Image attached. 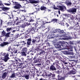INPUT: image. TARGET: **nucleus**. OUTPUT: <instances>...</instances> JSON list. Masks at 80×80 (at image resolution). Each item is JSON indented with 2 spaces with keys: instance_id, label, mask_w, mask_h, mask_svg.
Returning <instances> with one entry per match:
<instances>
[{
  "instance_id": "obj_1",
  "label": "nucleus",
  "mask_w": 80,
  "mask_h": 80,
  "mask_svg": "<svg viewBox=\"0 0 80 80\" xmlns=\"http://www.w3.org/2000/svg\"><path fill=\"white\" fill-rule=\"evenodd\" d=\"M50 4L51 5V7L53 8L54 10H59L62 12H64V11L66 10V7L64 6H57V7H56L55 6L53 5V3L51 2Z\"/></svg>"
},
{
  "instance_id": "obj_2",
  "label": "nucleus",
  "mask_w": 80,
  "mask_h": 80,
  "mask_svg": "<svg viewBox=\"0 0 80 80\" xmlns=\"http://www.w3.org/2000/svg\"><path fill=\"white\" fill-rule=\"evenodd\" d=\"M60 43H62V45H60ZM59 45H58L57 46L58 48H62V50L63 49H69L68 47H67L68 46V43L66 42H62L59 43ZM67 47V48H66Z\"/></svg>"
},
{
  "instance_id": "obj_3",
  "label": "nucleus",
  "mask_w": 80,
  "mask_h": 80,
  "mask_svg": "<svg viewBox=\"0 0 80 80\" xmlns=\"http://www.w3.org/2000/svg\"><path fill=\"white\" fill-rule=\"evenodd\" d=\"M13 5H14L15 6H14L13 7V8H14L15 9H20L21 7H22V6L20 4L18 3V2H13Z\"/></svg>"
},
{
  "instance_id": "obj_4",
  "label": "nucleus",
  "mask_w": 80,
  "mask_h": 80,
  "mask_svg": "<svg viewBox=\"0 0 80 80\" xmlns=\"http://www.w3.org/2000/svg\"><path fill=\"white\" fill-rule=\"evenodd\" d=\"M11 53H12V52H11V51H10L9 52H8V54L6 55V56L4 57V60L5 62H7V60H8L9 58L8 56L9 55L11 56V55H10Z\"/></svg>"
},
{
  "instance_id": "obj_5",
  "label": "nucleus",
  "mask_w": 80,
  "mask_h": 80,
  "mask_svg": "<svg viewBox=\"0 0 80 80\" xmlns=\"http://www.w3.org/2000/svg\"><path fill=\"white\" fill-rule=\"evenodd\" d=\"M67 11L68 12H69L70 13H74V12H77V9L75 8H72L71 9L67 10Z\"/></svg>"
},
{
  "instance_id": "obj_6",
  "label": "nucleus",
  "mask_w": 80,
  "mask_h": 80,
  "mask_svg": "<svg viewBox=\"0 0 80 80\" xmlns=\"http://www.w3.org/2000/svg\"><path fill=\"white\" fill-rule=\"evenodd\" d=\"M68 76V74H66L65 75V77H62L61 76H60V75H58V80H64V79L65 78V77H67Z\"/></svg>"
},
{
  "instance_id": "obj_7",
  "label": "nucleus",
  "mask_w": 80,
  "mask_h": 80,
  "mask_svg": "<svg viewBox=\"0 0 80 80\" xmlns=\"http://www.w3.org/2000/svg\"><path fill=\"white\" fill-rule=\"evenodd\" d=\"M56 69L55 68V67L53 66V65H52L50 66V71H54L56 70Z\"/></svg>"
},
{
  "instance_id": "obj_8",
  "label": "nucleus",
  "mask_w": 80,
  "mask_h": 80,
  "mask_svg": "<svg viewBox=\"0 0 80 80\" xmlns=\"http://www.w3.org/2000/svg\"><path fill=\"white\" fill-rule=\"evenodd\" d=\"M9 44L10 43H9L8 42H4L0 45V46L1 47H4V46L7 45H8V44Z\"/></svg>"
},
{
  "instance_id": "obj_9",
  "label": "nucleus",
  "mask_w": 80,
  "mask_h": 80,
  "mask_svg": "<svg viewBox=\"0 0 80 80\" xmlns=\"http://www.w3.org/2000/svg\"><path fill=\"white\" fill-rule=\"evenodd\" d=\"M51 77L52 78H54L55 77V74H52L51 73H50V74L48 75V79L49 78H51Z\"/></svg>"
},
{
  "instance_id": "obj_10",
  "label": "nucleus",
  "mask_w": 80,
  "mask_h": 80,
  "mask_svg": "<svg viewBox=\"0 0 80 80\" xmlns=\"http://www.w3.org/2000/svg\"><path fill=\"white\" fill-rule=\"evenodd\" d=\"M27 45H30L31 44V42H32V39L30 38L27 40Z\"/></svg>"
},
{
  "instance_id": "obj_11",
  "label": "nucleus",
  "mask_w": 80,
  "mask_h": 80,
  "mask_svg": "<svg viewBox=\"0 0 80 80\" xmlns=\"http://www.w3.org/2000/svg\"><path fill=\"white\" fill-rule=\"evenodd\" d=\"M7 73H8L6 72L3 73L2 76V79H4L6 78V77H7Z\"/></svg>"
},
{
  "instance_id": "obj_12",
  "label": "nucleus",
  "mask_w": 80,
  "mask_h": 80,
  "mask_svg": "<svg viewBox=\"0 0 80 80\" xmlns=\"http://www.w3.org/2000/svg\"><path fill=\"white\" fill-rule=\"evenodd\" d=\"M42 77H44V78H48V77L47 73L46 72H44L43 74L42 75Z\"/></svg>"
},
{
  "instance_id": "obj_13",
  "label": "nucleus",
  "mask_w": 80,
  "mask_h": 80,
  "mask_svg": "<svg viewBox=\"0 0 80 80\" xmlns=\"http://www.w3.org/2000/svg\"><path fill=\"white\" fill-rule=\"evenodd\" d=\"M29 2L31 3H37L38 2L35 0H29Z\"/></svg>"
},
{
  "instance_id": "obj_14",
  "label": "nucleus",
  "mask_w": 80,
  "mask_h": 80,
  "mask_svg": "<svg viewBox=\"0 0 80 80\" xmlns=\"http://www.w3.org/2000/svg\"><path fill=\"white\" fill-rule=\"evenodd\" d=\"M17 75V74L13 73L12 74L11 76L10 77V78H15V76Z\"/></svg>"
},
{
  "instance_id": "obj_15",
  "label": "nucleus",
  "mask_w": 80,
  "mask_h": 80,
  "mask_svg": "<svg viewBox=\"0 0 80 80\" xmlns=\"http://www.w3.org/2000/svg\"><path fill=\"white\" fill-rule=\"evenodd\" d=\"M13 24V21L10 20L9 22L7 23V25H12Z\"/></svg>"
},
{
  "instance_id": "obj_16",
  "label": "nucleus",
  "mask_w": 80,
  "mask_h": 80,
  "mask_svg": "<svg viewBox=\"0 0 80 80\" xmlns=\"http://www.w3.org/2000/svg\"><path fill=\"white\" fill-rule=\"evenodd\" d=\"M57 32H58L60 33H63V30H60V29H58L56 30Z\"/></svg>"
},
{
  "instance_id": "obj_17",
  "label": "nucleus",
  "mask_w": 80,
  "mask_h": 80,
  "mask_svg": "<svg viewBox=\"0 0 80 80\" xmlns=\"http://www.w3.org/2000/svg\"><path fill=\"white\" fill-rule=\"evenodd\" d=\"M11 50L13 51L12 53H17V50L15 48H13V49H11Z\"/></svg>"
},
{
  "instance_id": "obj_18",
  "label": "nucleus",
  "mask_w": 80,
  "mask_h": 80,
  "mask_svg": "<svg viewBox=\"0 0 80 80\" xmlns=\"http://www.w3.org/2000/svg\"><path fill=\"white\" fill-rule=\"evenodd\" d=\"M10 32H8L5 34V37L6 38H8V37H10Z\"/></svg>"
},
{
  "instance_id": "obj_19",
  "label": "nucleus",
  "mask_w": 80,
  "mask_h": 80,
  "mask_svg": "<svg viewBox=\"0 0 80 80\" xmlns=\"http://www.w3.org/2000/svg\"><path fill=\"white\" fill-rule=\"evenodd\" d=\"M18 60L20 62H22L23 60H24V59L22 57L21 58H18Z\"/></svg>"
},
{
  "instance_id": "obj_20",
  "label": "nucleus",
  "mask_w": 80,
  "mask_h": 80,
  "mask_svg": "<svg viewBox=\"0 0 80 80\" xmlns=\"http://www.w3.org/2000/svg\"><path fill=\"white\" fill-rule=\"evenodd\" d=\"M28 50V49H27V48L26 47H24L22 48V52H27Z\"/></svg>"
},
{
  "instance_id": "obj_21",
  "label": "nucleus",
  "mask_w": 80,
  "mask_h": 80,
  "mask_svg": "<svg viewBox=\"0 0 80 80\" xmlns=\"http://www.w3.org/2000/svg\"><path fill=\"white\" fill-rule=\"evenodd\" d=\"M76 70H72L70 72V73L71 74H75L76 73Z\"/></svg>"
},
{
  "instance_id": "obj_22",
  "label": "nucleus",
  "mask_w": 80,
  "mask_h": 80,
  "mask_svg": "<svg viewBox=\"0 0 80 80\" xmlns=\"http://www.w3.org/2000/svg\"><path fill=\"white\" fill-rule=\"evenodd\" d=\"M6 32L3 30L2 32L1 33V37H3V36H5V35Z\"/></svg>"
},
{
  "instance_id": "obj_23",
  "label": "nucleus",
  "mask_w": 80,
  "mask_h": 80,
  "mask_svg": "<svg viewBox=\"0 0 80 80\" xmlns=\"http://www.w3.org/2000/svg\"><path fill=\"white\" fill-rule=\"evenodd\" d=\"M12 30V28H6V31L8 32H10V31H11Z\"/></svg>"
},
{
  "instance_id": "obj_24",
  "label": "nucleus",
  "mask_w": 80,
  "mask_h": 80,
  "mask_svg": "<svg viewBox=\"0 0 80 80\" xmlns=\"http://www.w3.org/2000/svg\"><path fill=\"white\" fill-rule=\"evenodd\" d=\"M16 64H17V66H21V65H22L23 64L22 62L20 63H19V62H16Z\"/></svg>"
},
{
  "instance_id": "obj_25",
  "label": "nucleus",
  "mask_w": 80,
  "mask_h": 80,
  "mask_svg": "<svg viewBox=\"0 0 80 80\" xmlns=\"http://www.w3.org/2000/svg\"><path fill=\"white\" fill-rule=\"evenodd\" d=\"M39 26H40V27H38L39 28H43L45 27L43 25H42V24H40L39 25Z\"/></svg>"
},
{
  "instance_id": "obj_26",
  "label": "nucleus",
  "mask_w": 80,
  "mask_h": 80,
  "mask_svg": "<svg viewBox=\"0 0 80 80\" xmlns=\"http://www.w3.org/2000/svg\"><path fill=\"white\" fill-rule=\"evenodd\" d=\"M21 55L22 56H26V54H25V52H21Z\"/></svg>"
},
{
  "instance_id": "obj_27",
  "label": "nucleus",
  "mask_w": 80,
  "mask_h": 80,
  "mask_svg": "<svg viewBox=\"0 0 80 80\" xmlns=\"http://www.w3.org/2000/svg\"><path fill=\"white\" fill-rule=\"evenodd\" d=\"M41 10H44L46 9V8L44 7H42L41 8Z\"/></svg>"
},
{
  "instance_id": "obj_28",
  "label": "nucleus",
  "mask_w": 80,
  "mask_h": 80,
  "mask_svg": "<svg viewBox=\"0 0 80 80\" xmlns=\"http://www.w3.org/2000/svg\"><path fill=\"white\" fill-rule=\"evenodd\" d=\"M48 80H57V79H56V78H49V79H48Z\"/></svg>"
},
{
  "instance_id": "obj_29",
  "label": "nucleus",
  "mask_w": 80,
  "mask_h": 80,
  "mask_svg": "<svg viewBox=\"0 0 80 80\" xmlns=\"http://www.w3.org/2000/svg\"><path fill=\"white\" fill-rule=\"evenodd\" d=\"M25 78L27 80L29 79V75H26L25 76Z\"/></svg>"
},
{
  "instance_id": "obj_30",
  "label": "nucleus",
  "mask_w": 80,
  "mask_h": 80,
  "mask_svg": "<svg viewBox=\"0 0 80 80\" xmlns=\"http://www.w3.org/2000/svg\"><path fill=\"white\" fill-rule=\"evenodd\" d=\"M67 5L68 6H70V5H72V3L71 2H68L67 3Z\"/></svg>"
},
{
  "instance_id": "obj_31",
  "label": "nucleus",
  "mask_w": 80,
  "mask_h": 80,
  "mask_svg": "<svg viewBox=\"0 0 80 80\" xmlns=\"http://www.w3.org/2000/svg\"><path fill=\"white\" fill-rule=\"evenodd\" d=\"M21 43H22V45H26V42H25L24 41H22Z\"/></svg>"
},
{
  "instance_id": "obj_32",
  "label": "nucleus",
  "mask_w": 80,
  "mask_h": 80,
  "mask_svg": "<svg viewBox=\"0 0 80 80\" xmlns=\"http://www.w3.org/2000/svg\"><path fill=\"white\" fill-rule=\"evenodd\" d=\"M38 67H42V64H37Z\"/></svg>"
},
{
  "instance_id": "obj_33",
  "label": "nucleus",
  "mask_w": 80,
  "mask_h": 80,
  "mask_svg": "<svg viewBox=\"0 0 80 80\" xmlns=\"http://www.w3.org/2000/svg\"><path fill=\"white\" fill-rule=\"evenodd\" d=\"M35 42H36V39H32V43H35Z\"/></svg>"
},
{
  "instance_id": "obj_34",
  "label": "nucleus",
  "mask_w": 80,
  "mask_h": 80,
  "mask_svg": "<svg viewBox=\"0 0 80 80\" xmlns=\"http://www.w3.org/2000/svg\"><path fill=\"white\" fill-rule=\"evenodd\" d=\"M36 12H33L32 13H29L28 14L29 15H34L35 14V13Z\"/></svg>"
},
{
  "instance_id": "obj_35",
  "label": "nucleus",
  "mask_w": 80,
  "mask_h": 80,
  "mask_svg": "<svg viewBox=\"0 0 80 80\" xmlns=\"http://www.w3.org/2000/svg\"><path fill=\"white\" fill-rule=\"evenodd\" d=\"M21 27L22 28H25V26L24 25V24H22L21 26Z\"/></svg>"
},
{
  "instance_id": "obj_36",
  "label": "nucleus",
  "mask_w": 80,
  "mask_h": 80,
  "mask_svg": "<svg viewBox=\"0 0 80 80\" xmlns=\"http://www.w3.org/2000/svg\"><path fill=\"white\" fill-rule=\"evenodd\" d=\"M53 21L54 22H57V21H58V19H53Z\"/></svg>"
},
{
  "instance_id": "obj_37",
  "label": "nucleus",
  "mask_w": 80,
  "mask_h": 80,
  "mask_svg": "<svg viewBox=\"0 0 80 80\" xmlns=\"http://www.w3.org/2000/svg\"><path fill=\"white\" fill-rule=\"evenodd\" d=\"M17 20H18L17 19H16V21H15V22L16 23V25H18V22H17Z\"/></svg>"
},
{
  "instance_id": "obj_38",
  "label": "nucleus",
  "mask_w": 80,
  "mask_h": 80,
  "mask_svg": "<svg viewBox=\"0 0 80 80\" xmlns=\"http://www.w3.org/2000/svg\"><path fill=\"white\" fill-rule=\"evenodd\" d=\"M29 18H30L31 19H30L29 20H28L29 22H32V17H31L30 18L29 17Z\"/></svg>"
},
{
  "instance_id": "obj_39",
  "label": "nucleus",
  "mask_w": 80,
  "mask_h": 80,
  "mask_svg": "<svg viewBox=\"0 0 80 80\" xmlns=\"http://www.w3.org/2000/svg\"><path fill=\"white\" fill-rule=\"evenodd\" d=\"M34 63H38V60H35L34 61Z\"/></svg>"
},
{
  "instance_id": "obj_40",
  "label": "nucleus",
  "mask_w": 80,
  "mask_h": 80,
  "mask_svg": "<svg viewBox=\"0 0 80 80\" xmlns=\"http://www.w3.org/2000/svg\"><path fill=\"white\" fill-rule=\"evenodd\" d=\"M8 52H10V50H11V47H9L8 48Z\"/></svg>"
},
{
  "instance_id": "obj_41",
  "label": "nucleus",
  "mask_w": 80,
  "mask_h": 80,
  "mask_svg": "<svg viewBox=\"0 0 80 80\" xmlns=\"http://www.w3.org/2000/svg\"><path fill=\"white\" fill-rule=\"evenodd\" d=\"M23 24H24L25 27H26V26L27 25L28 23L27 22H25Z\"/></svg>"
},
{
  "instance_id": "obj_42",
  "label": "nucleus",
  "mask_w": 80,
  "mask_h": 80,
  "mask_svg": "<svg viewBox=\"0 0 80 80\" xmlns=\"http://www.w3.org/2000/svg\"><path fill=\"white\" fill-rule=\"evenodd\" d=\"M63 62L64 64H65V65H67V64H68V63L66 62H65L63 61Z\"/></svg>"
},
{
  "instance_id": "obj_43",
  "label": "nucleus",
  "mask_w": 80,
  "mask_h": 80,
  "mask_svg": "<svg viewBox=\"0 0 80 80\" xmlns=\"http://www.w3.org/2000/svg\"><path fill=\"white\" fill-rule=\"evenodd\" d=\"M5 5H7V6H9L10 5V4H9L8 3H5Z\"/></svg>"
},
{
  "instance_id": "obj_44",
  "label": "nucleus",
  "mask_w": 80,
  "mask_h": 80,
  "mask_svg": "<svg viewBox=\"0 0 80 80\" xmlns=\"http://www.w3.org/2000/svg\"><path fill=\"white\" fill-rule=\"evenodd\" d=\"M2 5H3V4H2V1H0V6H2Z\"/></svg>"
},
{
  "instance_id": "obj_45",
  "label": "nucleus",
  "mask_w": 80,
  "mask_h": 80,
  "mask_svg": "<svg viewBox=\"0 0 80 80\" xmlns=\"http://www.w3.org/2000/svg\"><path fill=\"white\" fill-rule=\"evenodd\" d=\"M58 74H60V72L59 71H58L56 72Z\"/></svg>"
},
{
  "instance_id": "obj_46",
  "label": "nucleus",
  "mask_w": 80,
  "mask_h": 80,
  "mask_svg": "<svg viewBox=\"0 0 80 80\" xmlns=\"http://www.w3.org/2000/svg\"><path fill=\"white\" fill-rule=\"evenodd\" d=\"M37 7V8L36 7V9H38V10H39V8H40V7H39V6H38Z\"/></svg>"
},
{
  "instance_id": "obj_47",
  "label": "nucleus",
  "mask_w": 80,
  "mask_h": 80,
  "mask_svg": "<svg viewBox=\"0 0 80 80\" xmlns=\"http://www.w3.org/2000/svg\"><path fill=\"white\" fill-rule=\"evenodd\" d=\"M5 9L6 10H9V8H5Z\"/></svg>"
},
{
  "instance_id": "obj_48",
  "label": "nucleus",
  "mask_w": 80,
  "mask_h": 80,
  "mask_svg": "<svg viewBox=\"0 0 80 80\" xmlns=\"http://www.w3.org/2000/svg\"><path fill=\"white\" fill-rule=\"evenodd\" d=\"M56 30H57V29H55V30H54V31H53L54 33H56V32H58V31H56Z\"/></svg>"
},
{
  "instance_id": "obj_49",
  "label": "nucleus",
  "mask_w": 80,
  "mask_h": 80,
  "mask_svg": "<svg viewBox=\"0 0 80 80\" xmlns=\"http://www.w3.org/2000/svg\"><path fill=\"white\" fill-rule=\"evenodd\" d=\"M19 0V1H24L25 2H27V1H25V0Z\"/></svg>"
},
{
  "instance_id": "obj_50",
  "label": "nucleus",
  "mask_w": 80,
  "mask_h": 80,
  "mask_svg": "<svg viewBox=\"0 0 80 80\" xmlns=\"http://www.w3.org/2000/svg\"><path fill=\"white\" fill-rule=\"evenodd\" d=\"M1 25H2V23H3V20H1Z\"/></svg>"
},
{
  "instance_id": "obj_51",
  "label": "nucleus",
  "mask_w": 80,
  "mask_h": 80,
  "mask_svg": "<svg viewBox=\"0 0 80 80\" xmlns=\"http://www.w3.org/2000/svg\"><path fill=\"white\" fill-rule=\"evenodd\" d=\"M23 21H27V19H26V18H24L23 19Z\"/></svg>"
},
{
  "instance_id": "obj_52",
  "label": "nucleus",
  "mask_w": 80,
  "mask_h": 80,
  "mask_svg": "<svg viewBox=\"0 0 80 80\" xmlns=\"http://www.w3.org/2000/svg\"><path fill=\"white\" fill-rule=\"evenodd\" d=\"M59 37V35L57 34V36H55V37H56V38H57V37Z\"/></svg>"
},
{
  "instance_id": "obj_53",
  "label": "nucleus",
  "mask_w": 80,
  "mask_h": 80,
  "mask_svg": "<svg viewBox=\"0 0 80 80\" xmlns=\"http://www.w3.org/2000/svg\"><path fill=\"white\" fill-rule=\"evenodd\" d=\"M18 12V11H15V10H14L13 11V12Z\"/></svg>"
},
{
  "instance_id": "obj_54",
  "label": "nucleus",
  "mask_w": 80,
  "mask_h": 80,
  "mask_svg": "<svg viewBox=\"0 0 80 80\" xmlns=\"http://www.w3.org/2000/svg\"><path fill=\"white\" fill-rule=\"evenodd\" d=\"M47 2L48 3H50V1L48 0H47Z\"/></svg>"
},
{
  "instance_id": "obj_55",
  "label": "nucleus",
  "mask_w": 80,
  "mask_h": 80,
  "mask_svg": "<svg viewBox=\"0 0 80 80\" xmlns=\"http://www.w3.org/2000/svg\"><path fill=\"white\" fill-rule=\"evenodd\" d=\"M58 13H59V15H60V11L59 10L58 11Z\"/></svg>"
},
{
  "instance_id": "obj_56",
  "label": "nucleus",
  "mask_w": 80,
  "mask_h": 80,
  "mask_svg": "<svg viewBox=\"0 0 80 80\" xmlns=\"http://www.w3.org/2000/svg\"><path fill=\"white\" fill-rule=\"evenodd\" d=\"M16 32V30H13L12 31V32Z\"/></svg>"
},
{
  "instance_id": "obj_57",
  "label": "nucleus",
  "mask_w": 80,
  "mask_h": 80,
  "mask_svg": "<svg viewBox=\"0 0 80 80\" xmlns=\"http://www.w3.org/2000/svg\"><path fill=\"white\" fill-rule=\"evenodd\" d=\"M3 13H4V14H6V15H7V13H6L5 12H2V14H3Z\"/></svg>"
},
{
  "instance_id": "obj_58",
  "label": "nucleus",
  "mask_w": 80,
  "mask_h": 80,
  "mask_svg": "<svg viewBox=\"0 0 80 80\" xmlns=\"http://www.w3.org/2000/svg\"><path fill=\"white\" fill-rule=\"evenodd\" d=\"M70 54L71 55H73V53L72 52V53H70Z\"/></svg>"
},
{
  "instance_id": "obj_59",
  "label": "nucleus",
  "mask_w": 80,
  "mask_h": 80,
  "mask_svg": "<svg viewBox=\"0 0 80 80\" xmlns=\"http://www.w3.org/2000/svg\"><path fill=\"white\" fill-rule=\"evenodd\" d=\"M48 12H51V10L48 9Z\"/></svg>"
},
{
  "instance_id": "obj_60",
  "label": "nucleus",
  "mask_w": 80,
  "mask_h": 80,
  "mask_svg": "<svg viewBox=\"0 0 80 80\" xmlns=\"http://www.w3.org/2000/svg\"><path fill=\"white\" fill-rule=\"evenodd\" d=\"M36 59V57H34V58H33L34 60H35Z\"/></svg>"
},
{
  "instance_id": "obj_61",
  "label": "nucleus",
  "mask_w": 80,
  "mask_h": 80,
  "mask_svg": "<svg viewBox=\"0 0 80 80\" xmlns=\"http://www.w3.org/2000/svg\"><path fill=\"white\" fill-rule=\"evenodd\" d=\"M4 41H6V38H5V39H4Z\"/></svg>"
},
{
  "instance_id": "obj_62",
  "label": "nucleus",
  "mask_w": 80,
  "mask_h": 80,
  "mask_svg": "<svg viewBox=\"0 0 80 80\" xmlns=\"http://www.w3.org/2000/svg\"><path fill=\"white\" fill-rule=\"evenodd\" d=\"M70 48H71V49H72V46H70Z\"/></svg>"
},
{
  "instance_id": "obj_63",
  "label": "nucleus",
  "mask_w": 80,
  "mask_h": 80,
  "mask_svg": "<svg viewBox=\"0 0 80 80\" xmlns=\"http://www.w3.org/2000/svg\"><path fill=\"white\" fill-rule=\"evenodd\" d=\"M24 34V33H22V34H21V35H23Z\"/></svg>"
},
{
  "instance_id": "obj_64",
  "label": "nucleus",
  "mask_w": 80,
  "mask_h": 80,
  "mask_svg": "<svg viewBox=\"0 0 80 80\" xmlns=\"http://www.w3.org/2000/svg\"><path fill=\"white\" fill-rule=\"evenodd\" d=\"M8 18H10V19H11V18H11V17H9Z\"/></svg>"
}]
</instances>
